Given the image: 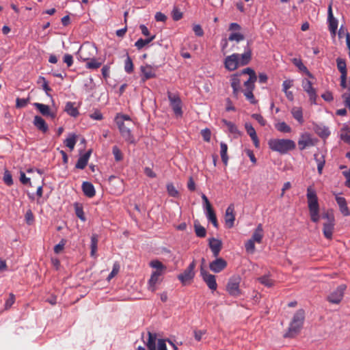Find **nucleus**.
Returning a JSON list of instances; mask_svg holds the SVG:
<instances>
[{
    "instance_id": "obj_11",
    "label": "nucleus",
    "mask_w": 350,
    "mask_h": 350,
    "mask_svg": "<svg viewBox=\"0 0 350 350\" xmlns=\"http://www.w3.org/2000/svg\"><path fill=\"white\" fill-rule=\"evenodd\" d=\"M240 54L233 53L230 55L227 56L224 59V67L229 71L235 70L240 64L239 63V58Z\"/></svg>"
},
{
    "instance_id": "obj_15",
    "label": "nucleus",
    "mask_w": 350,
    "mask_h": 350,
    "mask_svg": "<svg viewBox=\"0 0 350 350\" xmlns=\"http://www.w3.org/2000/svg\"><path fill=\"white\" fill-rule=\"evenodd\" d=\"M33 105L44 116L49 117L51 119L55 118L57 116L56 110H52L48 105L42 103H35Z\"/></svg>"
},
{
    "instance_id": "obj_21",
    "label": "nucleus",
    "mask_w": 350,
    "mask_h": 350,
    "mask_svg": "<svg viewBox=\"0 0 350 350\" xmlns=\"http://www.w3.org/2000/svg\"><path fill=\"white\" fill-rule=\"evenodd\" d=\"M209 247L213 252L214 257H217L222 248V243L220 240L211 238L209 239Z\"/></svg>"
},
{
    "instance_id": "obj_9",
    "label": "nucleus",
    "mask_w": 350,
    "mask_h": 350,
    "mask_svg": "<svg viewBox=\"0 0 350 350\" xmlns=\"http://www.w3.org/2000/svg\"><path fill=\"white\" fill-rule=\"evenodd\" d=\"M122 137L129 143L134 142V137L130 129L131 124H126L122 122H116Z\"/></svg>"
},
{
    "instance_id": "obj_16",
    "label": "nucleus",
    "mask_w": 350,
    "mask_h": 350,
    "mask_svg": "<svg viewBox=\"0 0 350 350\" xmlns=\"http://www.w3.org/2000/svg\"><path fill=\"white\" fill-rule=\"evenodd\" d=\"M240 74L237 72L230 76V85L233 90L232 94L236 98H238L239 94L241 90V79H239Z\"/></svg>"
},
{
    "instance_id": "obj_31",
    "label": "nucleus",
    "mask_w": 350,
    "mask_h": 350,
    "mask_svg": "<svg viewBox=\"0 0 350 350\" xmlns=\"http://www.w3.org/2000/svg\"><path fill=\"white\" fill-rule=\"evenodd\" d=\"M206 217L209 221H211L215 228H218L219 224L217 219V217L214 210L212 206L208 208H206Z\"/></svg>"
},
{
    "instance_id": "obj_57",
    "label": "nucleus",
    "mask_w": 350,
    "mask_h": 350,
    "mask_svg": "<svg viewBox=\"0 0 350 350\" xmlns=\"http://www.w3.org/2000/svg\"><path fill=\"white\" fill-rule=\"evenodd\" d=\"M241 75H249V78H257L255 71L251 68H246L242 70L240 72Z\"/></svg>"
},
{
    "instance_id": "obj_10",
    "label": "nucleus",
    "mask_w": 350,
    "mask_h": 350,
    "mask_svg": "<svg viewBox=\"0 0 350 350\" xmlns=\"http://www.w3.org/2000/svg\"><path fill=\"white\" fill-rule=\"evenodd\" d=\"M168 98L170 103V105L176 116H182V102L180 97L176 94L169 93Z\"/></svg>"
},
{
    "instance_id": "obj_34",
    "label": "nucleus",
    "mask_w": 350,
    "mask_h": 350,
    "mask_svg": "<svg viewBox=\"0 0 350 350\" xmlns=\"http://www.w3.org/2000/svg\"><path fill=\"white\" fill-rule=\"evenodd\" d=\"M77 135L75 133H70L65 140L64 144L66 147H68L70 150H72L75 146L77 143Z\"/></svg>"
},
{
    "instance_id": "obj_26",
    "label": "nucleus",
    "mask_w": 350,
    "mask_h": 350,
    "mask_svg": "<svg viewBox=\"0 0 350 350\" xmlns=\"http://www.w3.org/2000/svg\"><path fill=\"white\" fill-rule=\"evenodd\" d=\"M33 125L42 133H46L48 129V125L46 124L45 120L39 116H36L33 119Z\"/></svg>"
},
{
    "instance_id": "obj_45",
    "label": "nucleus",
    "mask_w": 350,
    "mask_h": 350,
    "mask_svg": "<svg viewBox=\"0 0 350 350\" xmlns=\"http://www.w3.org/2000/svg\"><path fill=\"white\" fill-rule=\"evenodd\" d=\"M38 83L40 84L42 87V89L45 91L47 95H49V93L52 91V89L49 86V83L46 80V79L44 77H39L38 79Z\"/></svg>"
},
{
    "instance_id": "obj_39",
    "label": "nucleus",
    "mask_w": 350,
    "mask_h": 350,
    "mask_svg": "<svg viewBox=\"0 0 350 350\" xmlns=\"http://www.w3.org/2000/svg\"><path fill=\"white\" fill-rule=\"evenodd\" d=\"M316 133L322 138H327L330 135L329 129L325 126H317L316 127Z\"/></svg>"
},
{
    "instance_id": "obj_20",
    "label": "nucleus",
    "mask_w": 350,
    "mask_h": 350,
    "mask_svg": "<svg viewBox=\"0 0 350 350\" xmlns=\"http://www.w3.org/2000/svg\"><path fill=\"white\" fill-rule=\"evenodd\" d=\"M252 59V49L250 47L249 42L247 43L245 51L243 54L240 55L239 58V63L240 66L247 65Z\"/></svg>"
},
{
    "instance_id": "obj_60",
    "label": "nucleus",
    "mask_w": 350,
    "mask_h": 350,
    "mask_svg": "<svg viewBox=\"0 0 350 350\" xmlns=\"http://www.w3.org/2000/svg\"><path fill=\"white\" fill-rule=\"evenodd\" d=\"M29 101V98H17L16 100V108H23L27 106Z\"/></svg>"
},
{
    "instance_id": "obj_50",
    "label": "nucleus",
    "mask_w": 350,
    "mask_h": 350,
    "mask_svg": "<svg viewBox=\"0 0 350 350\" xmlns=\"http://www.w3.org/2000/svg\"><path fill=\"white\" fill-rule=\"evenodd\" d=\"M124 70L127 73H131L133 71V64L131 58L127 55L124 63Z\"/></svg>"
},
{
    "instance_id": "obj_12",
    "label": "nucleus",
    "mask_w": 350,
    "mask_h": 350,
    "mask_svg": "<svg viewBox=\"0 0 350 350\" xmlns=\"http://www.w3.org/2000/svg\"><path fill=\"white\" fill-rule=\"evenodd\" d=\"M200 274L208 287L212 291H215L217 288L215 276L204 270L202 267L200 269Z\"/></svg>"
},
{
    "instance_id": "obj_37",
    "label": "nucleus",
    "mask_w": 350,
    "mask_h": 350,
    "mask_svg": "<svg viewBox=\"0 0 350 350\" xmlns=\"http://www.w3.org/2000/svg\"><path fill=\"white\" fill-rule=\"evenodd\" d=\"M220 148H221L220 154H221V160H222L223 163H224V165H226L228 164V157L227 154L228 146L224 142H221L220 143Z\"/></svg>"
},
{
    "instance_id": "obj_42",
    "label": "nucleus",
    "mask_w": 350,
    "mask_h": 350,
    "mask_svg": "<svg viewBox=\"0 0 350 350\" xmlns=\"http://www.w3.org/2000/svg\"><path fill=\"white\" fill-rule=\"evenodd\" d=\"M293 63L300 70L304 71L310 78L314 77L311 72L308 70L306 66L304 65V64L300 59H294Z\"/></svg>"
},
{
    "instance_id": "obj_44",
    "label": "nucleus",
    "mask_w": 350,
    "mask_h": 350,
    "mask_svg": "<svg viewBox=\"0 0 350 350\" xmlns=\"http://www.w3.org/2000/svg\"><path fill=\"white\" fill-rule=\"evenodd\" d=\"M275 129L282 133H290L291 128L284 122H278L275 125Z\"/></svg>"
},
{
    "instance_id": "obj_2",
    "label": "nucleus",
    "mask_w": 350,
    "mask_h": 350,
    "mask_svg": "<svg viewBox=\"0 0 350 350\" xmlns=\"http://www.w3.org/2000/svg\"><path fill=\"white\" fill-rule=\"evenodd\" d=\"M268 145L271 150L282 154L295 148V143L288 139H271L268 142Z\"/></svg>"
},
{
    "instance_id": "obj_8",
    "label": "nucleus",
    "mask_w": 350,
    "mask_h": 350,
    "mask_svg": "<svg viewBox=\"0 0 350 350\" xmlns=\"http://www.w3.org/2000/svg\"><path fill=\"white\" fill-rule=\"evenodd\" d=\"M327 23L328 29L330 34L332 37H335L338 29V20L334 18L332 12V3H330L327 8Z\"/></svg>"
},
{
    "instance_id": "obj_58",
    "label": "nucleus",
    "mask_w": 350,
    "mask_h": 350,
    "mask_svg": "<svg viewBox=\"0 0 350 350\" xmlns=\"http://www.w3.org/2000/svg\"><path fill=\"white\" fill-rule=\"evenodd\" d=\"M255 242L252 241L251 239H249L245 244V250L249 253H254L255 251Z\"/></svg>"
},
{
    "instance_id": "obj_23",
    "label": "nucleus",
    "mask_w": 350,
    "mask_h": 350,
    "mask_svg": "<svg viewBox=\"0 0 350 350\" xmlns=\"http://www.w3.org/2000/svg\"><path fill=\"white\" fill-rule=\"evenodd\" d=\"M91 154L92 150H89L84 154L81 156L75 165V167L81 170L84 169L88 163Z\"/></svg>"
},
{
    "instance_id": "obj_40",
    "label": "nucleus",
    "mask_w": 350,
    "mask_h": 350,
    "mask_svg": "<svg viewBox=\"0 0 350 350\" xmlns=\"http://www.w3.org/2000/svg\"><path fill=\"white\" fill-rule=\"evenodd\" d=\"M102 62H99L95 57L87 61L85 67L90 70H96L100 67Z\"/></svg>"
},
{
    "instance_id": "obj_49",
    "label": "nucleus",
    "mask_w": 350,
    "mask_h": 350,
    "mask_svg": "<svg viewBox=\"0 0 350 350\" xmlns=\"http://www.w3.org/2000/svg\"><path fill=\"white\" fill-rule=\"evenodd\" d=\"M321 217L323 219L326 220L325 222L335 221V218L332 210H327V211L323 213Z\"/></svg>"
},
{
    "instance_id": "obj_46",
    "label": "nucleus",
    "mask_w": 350,
    "mask_h": 350,
    "mask_svg": "<svg viewBox=\"0 0 350 350\" xmlns=\"http://www.w3.org/2000/svg\"><path fill=\"white\" fill-rule=\"evenodd\" d=\"M195 232L197 237L204 238L206 237V229L199 224H194Z\"/></svg>"
},
{
    "instance_id": "obj_18",
    "label": "nucleus",
    "mask_w": 350,
    "mask_h": 350,
    "mask_svg": "<svg viewBox=\"0 0 350 350\" xmlns=\"http://www.w3.org/2000/svg\"><path fill=\"white\" fill-rule=\"evenodd\" d=\"M227 262L222 258H217L209 264L210 269L214 273H219L227 267Z\"/></svg>"
},
{
    "instance_id": "obj_28",
    "label": "nucleus",
    "mask_w": 350,
    "mask_h": 350,
    "mask_svg": "<svg viewBox=\"0 0 350 350\" xmlns=\"http://www.w3.org/2000/svg\"><path fill=\"white\" fill-rule=\"evenodd\" d=\"M82 190L84 194L88 198H92L95 196V189L91 183L83 182L82 184Z\"/></svg>"
},
{
    "instance_id": "obj_35",
    "label": "nucleus",
    "mask_w": 350,
    "mask_h": 350,
    "mask_svg": "<svg viewBox=\"0 0 350 350\" xmlns=\"http://www.w3.org/2000/svg\"><path fill=\"white\" fill-rule=\"evenodd\" d=\"M314 160L317 164V170L319 174H322L323 167L325 165V160L324 156L319 154H314Z\"/></svg>"
},
{
    "instance_id": "obj_6",
    "label": "nucleus",
    "mask_w": 350,
    "mask_h": 350,
    "mask_svg": "<svg viewBox=\"0 0 350 350\" xmlns=\"http://www.w3.org/2000/svg\"><path fill=\"white\" fill-rule=\"evenodd\" d=\"M196 263L193 260L189 265L185 269L183 273L178 275V279L182 282L183 284H186L187 282L191 281L195 276V268Z\"/></svg>"
},
{
    "instance_id": "obj_47",
    "label": "nucleus",
    "mask_w": 350,
    "mask_h": 350,
    "mask_svg": "<svg viewBox=\"0 0 350 350\" xmlns=\"http://www.w3.org/2000/svg\"><path fill=\"white\" fill-rule=\"evenodd\" d=\"M340 139L345 142L350 144V128L345 127L342 129Z\"/></svg>"
},
{
    "instance_id": "obj_38",
    "label": "nucleus",
    "mask_w": 350,
    "mask_h": 350,
    "mask_svg": "<svg viewBox=\"0 0 350 350\" xmlns=\"http://www.w3.org/2000/svg\"><path fill=\"white\" fill-rule=\"evenodd\" d=\"M155 36H152L150 38L147 39H142L139 38L138 40H137L135 43V46L137 47L138 50L142 49L143 47H144L146 44H149L150 42H152L153 40H154Z\"/></svg>"
},
{
    "instance_id": "obj_19",
    "label": "nucleus",
    "mask_w": 350,
    "mask_h": 350,
    "mask_svg": "<svg viewBox=\"0 0 350 350\" xmlns=\"http://www.w3.org/2000/svg\"><path fill=\"white\" fill-rule=\"evenodd\" d=\"M140 70L142 73V80L143 82L156 77L155 69L150 65L141 66Z\"/></svg>"
},
{
    "instance_id": "obj_48",
    "label": "nucleus",
    "mask_w": 350,
    "mask_h": 350,
    "mask_svg": "<svg viewBox=\"0 0 350 350\" xmlns=\"http://www.w3.org/2000/svg\"><path fill=\"white\" fill-rule=\"evenodd\" d=\"M245 38L244 36L239 32H232L228 37L229 41H236L237 42L243 40Z\"/></svg>"
},
{
    "instance_id": "obj_62",
    "label": "nucleus",
    "mask_w": 350,
    "mask_h": 350,
    "mask_svg": "<svg viewBox=\"0 0 350 350\" xmlns=\"http://www.w3.org/2000/svg\"><path fill=\"white\" fill-rule=\"evenodd\" d=\"M25 219L28 225H31L33 224L34 221V216L31 210L29 209L28 211H27L25 215Z\"/></svg>"
},
{
    "instance_id": "obj_5",
    "label": "nucleus",
    "mask_w": 350,
    "mask_h": 350,
    "mask_svg": "<svg viewBox=\"0 0 350 350\" xmlns=\"http://www.w3.org/2000/svg\"><path fill=\"white\" fill-rule=\"evenodd\" d=\"M240 282L241 278L238 275H234L229 279L226 286V290L230 295L237 297L241 295V291L239 289Z\"/></svg>"
},
{
    "instance_id": "obj_22",
    "label": "nucleus",
    "mask_w": 350,
    "mask_h": 350,
    "mask_svg": "<svg viewBox=\"0 0 350 350\" xmlns=\"http://www.w3.org/2000/svg\"><path fill=\"white\" fill-rule=\"evenodd\" d=\"M163 274V273L155 271L152 273L151 277L148 281V289L151 292H154L156 291V284L161 280L160 278Z\"/></svg>"
},
{
    "instance_id": "obj_14",
    "label": "nucleus",
    "mask_w": 350,
    "mask_h": 350,
    "mask_svg": "<svg viewBox=\"0 0 350 350\" xmlns=\"http://www.w3.org/2000/svg\"><path fill=\"white\" fill-rule=\"evenodd\" d=\"M315 145L314 140L308 133H304L301 135L298 140V146L301 150H304L306 147L313 146Z\"/></svg>"
},
{
    "instance_id": "obj_52",
    "label": "nucleus",
    "mask_w": 350,
    "mask_h": 350,
    "mask_svg": "<svg viewBox=\"0 0 350 350\" xmlns=\"http://www.w3.org/2000/svg\"><path fill=\"white\" fill-rule=\"evenodd\" d=\"M120 264L118 262L113 263L112 271L107 277V280L109 281L111 280L113 277H115L118 273L120 271Z\"/></svg>"
},
{
    "instance_id": "obj_4",
    "label": "nucleus",
    "mask_w": 350,
    "mask_h": 350,
    "mask_svg": "<svg viewBox=\"0 0 350 350\" xmlns=\"http://www.w3.org/2000/svg\"><path fill=\"white\" fill-rule=\"evenodd\" d=\"M97 54V48L95 45L90 43H85L81 46L78 51V55L79 58L87 62L94 57Z\"/></svg>"
},
{
    "instance_id": "obj_63",
    "label": "nucleus",
    "mask_w": 350,
    "mask_h": 350,
    "mask_svg": "<svg viewBox=\"0 0 350 350\" xmlns=\"http://www.w3.org/2000/svg\"><path fill=\"white\" fill-rule=\"evenodd\" d=\"M201 135L205 142H210L211 133L208 129H205L201 131Z\"/></svg>"
},
{
    "instance_id": "obj_25",
    "label": "nucleus",
    "mask_w": 350,
    "mask_h": 350,
    "mask_svg": "<svg viewBox=\"0 0 350 350\" xmlns=\"http://www.w3.org/2000/svg\"><path fill=\"white\" fill-rule=\"evenodd\" d=\"M335 221L324 222L323 228V233L324 237L327 239H332L334 229Z\"/></svg>"
},
{
    "instance_id": "obj_7",
    "label": "nucleus",
    "mask_w": 350,
    "mask_h": 350,
    "mask_svg": "<svg viewBox=\"0 0 350 350\" xmlns=\"http://www.w3.org/2000/svg\"><path fill=\"white\" fill-rule=\"evenodd\" d=\"M347 289L345 284L339 285L327 297V301L332 304H338L344 297L345 291Z\"/></svg>"
},
{
    "instance_id": "obj_30",
    "label": "nucleus",
    "mask_w": 350,
    "mask_h": 350,
    "mask_svg": "<svg viewBox=\"0 0 350 350\" xmlns=\"http://www.w3.org/2000/svg\"><path fill=\"white\" fill-rule=\"evenodd\" d=\"M222 122L228 127L229 132L234 135V137H237L241 135L240 131L234 123L224 119L222 120Z\"/></svg>"
},
{
    "instance_id": "obj_55",
    "label": "nucleus",
    "mask_w": 350,
    "mask_h": 350,
    "mask_svg": "<svg viewBox=\"0 0 350 350\" xmlns=\"http://www.w3.org/2000/svg\"><path fill=\"white\" fill-rule=\"evenodd\" d=\"M245 130H246L247 134L250 136L251 139L257 136L254 128L252 126V125L250 123H247V122L245 123Z\"/></svg>"
},
{
    "instance_id": "obj_53",
    "label": "nucleus",
    "mask_w": 350,
    "mask_h": 350,
    "mask_svg": "<svg viewBox=\"0 0 350 350\" xmlns=\"http://www.w3.org/2000/svg\"><path fill=\"white\" fill-rule=\"evenodd\" d=\"M116 122H126V124H131L132 121L129 116L128 115H124V114H118L115 118Z\"/></svg>"
},
{
    "instance_id": "obj_61",
    "label": "nucleus",
    "mask_w": 350,
    "mask_h": 350,
    "mask_svg": "<svg viewBox=\"0 0 350 350\" xmlns=\"http://www.w3.org/2000/svg\"><path fill=\"white\" fill-rule=\"evenodd\" d=\"M3 181L8 186L13 184L12 176L8 170H5L4 172Z\"/></svg>"
},
{
    "instance_id": "obj_1",
    "label": "nucleus",
    "mask_w": 350,
    "mask_h": 350,
    "mask_svg": "<svg viewBox=\"0 0 350 350\" xmlns=\"http://www.w3.org/2000/svg\"><path fill=\"white\" fill-rule=\"evenodd\" d=\"M306 198L310 219L312 221L317 223L320 219L319 204L317 192L312 186L307 188Z\"/></svg>"
},
{
    "instance_id": "obj_54",
    "label": "nucleus",
    "mask_w": 350,
    "mask_h": 350,
    "mask_svg": "<svg viewBox=\"0 0 350 350\" xmlns=\"http://www.w3.org/2000/svg\"><path fill=\"white\" fill-rule=\"evenodd\" d=\"M257 78H249L246 81L244 82V86L245 90H254L255 85L254 83L256 81Z\"/></svg>"
},
{
    "instance_id": "obj_13",
    "label": "nucleus",
    "mask_w": 350,
    "mask_h": 350,
    "mask_svg": "<svg viewBox=\"0 0 350 350\" xmlns=\"http://www.w3.org/2000/svg\"><path fill=\"white\" fill-rule=\"evenodd\" d=\"M302 87L304 90L307 92L310 98V103L312 104H316L317 97V92L316 90L312 87L311 81L306 79H304L302 81Z\"/></svg>"
},
{
    "instance_id": "obj_41",
    "label": "nucleus",
    "mask_w": 350,
    "mask_h": 350,
    "mask_svg": "<svg viewBox=\"0 0 350 350\" xmlns=\"http://www.w3.org/2000/svg\"><path fill=\"white\" fill-rule=\"evenodd\" d=\"M336 64H337L338 70L341 73V75H347V65H346L345 60L342 58L338 57L336 59Z\"/></svg>"
},
{
    "instance_id": "obj_29",
    "label": "nucleus",
    "mask_w": 350,
    "mask_h": 350,
    "mask_svg": "<svg viewBox=\"0 0 350 350\" xmlns=\"http://www.w3.org/2000/svg\"><path fill=\"white\" fill-rule=\"evenodd\" d=\"M263 238V229L262 224H258L254 230L251 239L257 243H260Z\"/></svg>"
},
{
    "instance_id": "obj_56",
    "label": "nucleus",
    "mask_w": 350,
    "mask_h": 350,
    "mask_svg": "<svg viewBox=\"0 0 350 350\" xmlns=\"http://www.w3.org/2000/svg\"><path fill=\"white\" fill-rule=\"evenodd\" d=\"M66 243V240L64 239H62L58 244L55 245L54 252L55 254H59L60 252H62L63 251V250L64 249Z\"/></svg>"
},
{
    "instance_id": "obj_36",
    "label": "nucleus",
    "mask_w": 350,
    "mask_h": 350,
    "mask_svg": "<svg viewBox=\"0 0 350 350\" xmlns=\"http://www.w3.org/2000/svg\"><path fill=\"white\" fill-rule=\"evenodd\" d=\"M150 266L152 268L155 269V271H159L160 273H164L166 270V267L161 262L157 260L150 261Z\"/></svg>"
},
{
    "instance_id": "obj_27",
    "label": "nucleus",
    "mask_w": 350,
    "mask_h": 350,
    "mask_svg": "<svg viewBox=\"0 0 350 350\" xmlns=\"http://www.w3.org/2000/svg\"><path fill=\"white\" fill-rule=\"evenodd\" d=\"M64 111L66 112L70 116L76 118L79 116V112L77 107H75V103L72 102H67Z\"/></svg>"
},
{
    "instance_id": "obj_59",
    "label": "nucleus",
    "mask_w": 350,
    "mask_h": 350,
    "mask_svg": "<svg viewBox=\"0 0 350 350\" xmlns=\"http://www.w3.org/2000/svg\"><path fill=\"white\" fill-rule=\"evenodd\" d=\"M167 191L170 196L177 197L178 195V191L172 183L167 185Z\"/></svg>"
},
{
    "instance_id": "obj_43",
    "label": "nucleus",
    "mask_w": 350,
    "mask_h": 350,
    "mask_svg": "<svg viewBox=\"0 0 350 350\" xmlns=\"http://www.w3.org/2000/svg\"><path fill=\"white\" fill-rule=\"evenodd\" d=\"M258 280L267 287H271L274 284V280L271 279L269 275H262L258 278Z\"/></svg>"
},
{
    "instance_id": "obj_17",
    "label": "nucleus",
    "mask_w": 350,
    "mask_h": 350,
    "mask_svg": "<svg viewBox=\"0 0 350 350\" xmlns=\"http://www.w3.org/2000/svg\"><path fill=\"white\" fill-rule=\"evenodd\" d=\"M224 219L227 228H231L233 227L235 220L234 206L233 204H230L226 208Z\"/></svg>"
},
{
    "instance_id": "obj_64",
    "label": "nucleus",
    "mask_w": 350,
    "mask_h": 350,
    "mask_svg": "<svg viewBox=\"0 0 350 350\" xmlns=\"http://www.w3.org/2000/svg\"><path fill=\"white\" fill-rule=\"evenodd\" d=\"M172 18L175 21H179L183 18V13L178 8H174L172 11Z\"/></svg>"
},
{
    "instance_id": "obj_51",
    "label": "nucleus",
    "mask_w": 350,
    "mask_h": 350,
    "mask_svg": "<svg viewBox=\"0 0 350 350\" xmlns=\"http://www.w3.org/2000/svg\"><path fill=\"white\" fill-rule=\"evenodd\" d=\"M112 153H113L115 160L116 161H120L122 160V159H123L122 153L118 146H114L113 147Z\"/></svg>"
},
{
    "instance_id": "obj_33",
    "label": "nucleus",
    "mask_w": 350,
    "mask_h": 350,
    "mask_svg": "<svg viewBox=\"0 0 350 350\" xmlns=\"http://www.w3.org/2000/svg\"><path fill=\"white\" fill-rule=\"evenodd\" d=\"M148 339L146 342V346L148 350H157L156 348V340H157V334L154 333H151L150 332H148Z\"/></svg>"
},
{
    "instance_id": "obj_24",
    "label": "nucleus",
    "mask_w": 350,
    "mask_h": 350,
    "mask_svg": "<svg viewBox=\"0 0 350 350\" xmlns=\"http://www.w3.org/2000/svg\"><path fill=\"white\" fill-rule=\"evenodd\" d=\"M336 202L339 206L340 211L341 213L344 216H349L350 215V211L347 204V202L345 198L336 196Z\"/></svg>"
},
{
    "instance_id": "obj_3",
    "label": "nucleus",
    "mask_w": 350,
    "mask_h": 350,
    "mask_svg": "<svg viewBox=\"0 0 350 350\" xmlns=\"http://www.w3.org/2000/svg\"><path fill=\"white\" fill-rule=\"evenodd\" d=\"M304 319V310L302 309L298 310L293 316L285 337H294L297 335L302 327Z\"/></svg>"
},
{
    "instance_id": "obj_32",
    "label": "nucleus",
    "mask_w": 350,
    "mask_h": 350,
    "mask_svg": "<svg viewBox=\"0 0 350 350\" xmlns=\"http://www.w3.org/2000/svg\"><path fill=\"white\" fill-rule=\"evenodd\" d=\"M293 117L300 124H303L304 120L303 118V112L301 107H294L291 109Z\"/></svg>"
}]
</instances>
